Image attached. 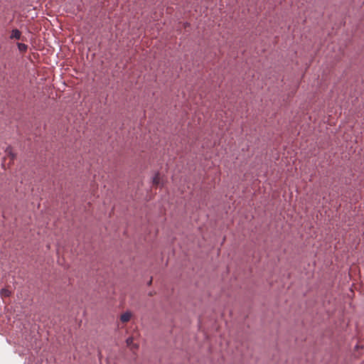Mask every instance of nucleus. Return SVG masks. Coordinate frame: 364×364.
I'll return each mask as SVG.
<instances>
[{
    "label": "nucleus",
    "instance_id": "nucleus-1",
    "mask_svg": "<svg viewBox=\"0 0 364 364\" xmlns=\"http://www.w3.org/2000/svg\"><path fill=\"white\" fill-rule=\"evenodd\" d=\"M134 338L133 337H129L126 342L128 347H129L132 350H135L138 348V345L133 343Z\"/></svg>",
    "mask_w": 364,
    "mask_h": 364
},
{
    "label": "nucleus",
    "instance_id": "nucleus-5",
    "mask_svg": "<svg viewBox=\"0 0 364 364\" xmlns=\"http://www.w3.org/2000/svg\"><path fill=\"white\" fill-rule=\"evenodd\" d=\"M18 48L21 51H26L27 49V46L23 43H18Z\"/></svg>",
    "mask_w": 364,
    "mask_h": 364
},
{
    "label": "nucleus",
    "instance_id": "nucleus-3",
    "mask_svg": "<svg viewBox=\"0 0 364 364\" xmlns=\"http://www.w3.org/2000/svg\"><path fill=\"white\" fill-rule=\"evenodd\" d=\"M21 33L18 29H14L11 31V34L10 38L11 39H17V40H18V39L21 38Z\"/></svg>",
    "mask_w": 364,
    "mask_h": 364
},
{
    "label": "nucleus",
    "instance_id": "nucleus-8",
    "mask_svg": "<svg viewBox=\"0 0 364 364\" xmlns=\"http://www.w3.org/2000/svg\"><path fill=\"white\" fill-rule=\"evenodd\" d=\"M5 161H6V158L4 159V162L2 164V166H3L4 167L5 166V165H4Z\"/></svg>",
    "mask_w": 364,
    "mask_h": 364
},
{
    "label": "nucleus",
    "instance_id": "nucleus-7",
    "mask_svg": "<svg viewBox=\"0 0 364 364\" xmlns=\"http://www.w3.org/2000/svg\"><path fill=\"white\" fill-rule=\"evenodd\" d=\"M14 155H12V154H11L10 160H11H11H13V159H14Z\"/></svg>",
    "mask_w": 364,
    "mask_h": 364
},
{
    "label": "nucleus",
    "instance_id": "nucleus-2",
    "mask_svg": "<svg viewBox=\"0 0 364 364\" xmlns=\"http://www.w3.org/2000/svg\"><path fill=\"white\" fill-rule=\"evenodd\" d=\"M131 316H132L131 313L125 312L121 315L120 320L123 323H127L130 320Z\"/></svg>",
    "mask_w": 364,
    "mask_h": 364
},
{
    "label": "nucleus",
    "instance_id": "nucleus-4",
    "mask_svg": "<svg viewBox=\"0 0 364 364\" xmlns=\"http://www.w3.org/2000/svg\"><path fill=\"white\" fill-rule=\"evenodd\" d=\"M154 185L158 186L160 183V176L159 173H156L153 178Z\"/></svg>",
    "mask_w": 364,
    "mask_h": 364
},
{
    "label": "nucleus",
    "instance_id": "nucleus-6",
    "mask_svg": "<svg viewBox=\"0 0 364 364\" xmlns=\"http://www.w3.org/2000/svg\"><path fill=\"white\" fill-rule=\"evenodd\" d=\"M1 294L5 296H9L10 295V291L7 289H2L1 290Z\"/></svg>",
    "mask_w": 364,
    "mask_h": 364
}]
</instances>
